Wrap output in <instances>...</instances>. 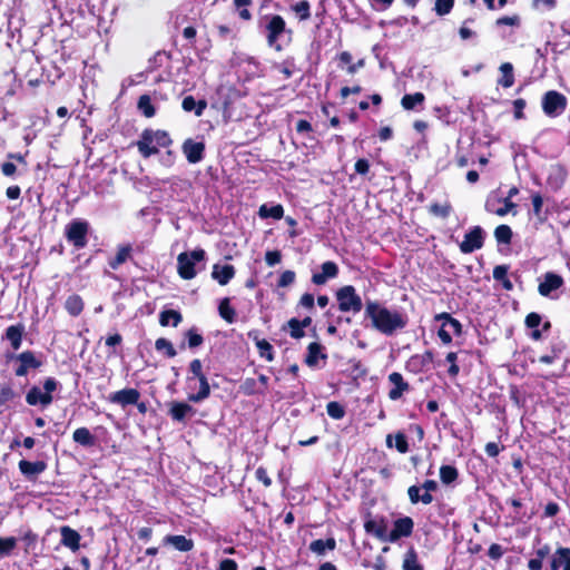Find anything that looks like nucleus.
<instances>
[{"mask_svg": "<svg viewBox=\"0 0 570 570\" xmlns=\"http://www.w3.org/2000/svg\"><path fill=\"white\" fill-rule=\"evenodd\" d=\"M365 313L371 318L373 326L385 335H392L406 325V320L402 314L390 311L377 302H367Z\"/></svg>", "mask_w": 570, "mask_h": 570, "instance_id": "nucleus-1", "label": "nucleus"}, {"mask_svg": "<svg viewBox=\"0 0 570 570\" xmlns=\"http://www.w3.org/2000/svg\"><path fill=\"white\" fill-rule=\"evenodd\" d=\"M171 139L165 130L145 129L136 142L138 151L145 158L156 155L161 147H168Z\"/></svg>", "mask_w": 570, "mask_h": 570, "instance_id": "nucleus-2", "label": "nucleus"}, {"mask_svg": "<svg viewBox=\"0 0 570 570\" xmlns=\"http://www.w3.org/2000/svg\"><path fill=\"white\" fill-rule=\"evenodd\" d=\"M204 249L180 253L177 257V273L183 279H193L197 275L196 265L205 259Z\"/></svg>", "mask_w": 570, "mask_h": 570, "instance_id": "nucleus-3", "label": "nucleus"}, {"mask_svg": "<svg viewBox=\"0 0 570 570\" xmlns=\"http://www.w3.org/2000/svg\"><path fill=\"white\" fill-rule=\"evenodd\" d=\"M338 308L342 312H352L354 314L361 312L363 307L362 298L351 285L343 286L336 292Z\"/></svg>", "mask_w": 570, "mask_h": 570, "instance_id": "nucleus-4", "label": "nucleus"}, {"mask_svg": "<svg viewBox=\"0 0 570 570\" xmlns=\"http://www.w3.org/2000/svg\"><path fill=\"white\" fill-rule=\"evenodd\" d=\"M89 225L85 220L76 219L66 226V238L77 248H83L87 245V234Z\"/></svg>", "mask_w": 570, "mask_h": 570, "instance_id": "nucleus-5", "label": "nucleus"}, {"mask_svg": "<svg viewBox=\"0 0 570 570\" xmlns=\"http://www.w3.org/2000/svg\"><path fill=\"white\" fill-rule=\"evenodd\" d=\"M567 107L566 97L554 90L548 91L542 98V109L549 117H556L563 112Z\"/></svg>", "mask_w": 570, "mask_h": 570, "instance_id": "nucleus-6", "label": "nucleus"}, {"mask_svg": "<svg viewBox=\"0 0 570 570\" xmlns=\"http://www.w3.org/2000/svg\"><path fill=\"white\" fill-rule=\"evenodd\" d=\"M482 246L483 230L480 226H475L468 234H465L464 239L460 244V249L464 254H470L476 249H480Z\"/></svg>", "mask_w": 570, "mask_h": 570, "instance_id": "nucleus-7", "label": "nucleus"}, {"mask_svg": "<svg viewBox=\"0 0 570 570\" xmlns=\"http://www.w3.org/2000/svg\"><path fill=\"white\" fill-rule=\"evenodd\" d=\"M267 42L271 47H274L276 50H281V46L277 43V40L282 33L285 31V21L281 16H273L267 26Z\"/></svg>", "mask_w": 570, "mask_h": 570, "instance_id": "nucleus-8", "label": "nucleus"}, {"mask_svg": "<svg viewBox=\"0 0 570 570\" xmlns=\"http://www.w3.org/2000/svg\"><path fill=\"white\" fill-rule=\"evenodd\" d=\"M513 208H515V204L512 200L501 199L494 195L489 196L485 202V210L500 217L505 216Z\"/></svg>", "mask_w": 570, "mask_h": 570, "instance_id": "nucleus-9", "label": "nucleus"}, {"mask_svg": "<svg viewBox=\"0 0 570 570\" xmlns=\"http://www.w3.org/2000/svg\"><path fill=\"white\" fill-rule=\"evenodd\" d=\"M414 522L410 517H403L394 521L393 530L389 534V541L395 542L402 537L412 534Z\"/></svg>", "mask_w": 570, "mask_h": 570, "instance_id": "nucleus-10", "label": "nucleus"}, {"mask_svg": "<svg viewBox=\"0 0 570 570\" xmlns=\"http://www.w3.org/2000/svg\"><path fill=\"white\" fill-rule=\"evenodd\" d=\"M181 149L188 163L190 164H197L202 161L204 158V142L194 141L193 139H186L181 146Z\"/></svg>", "mask_w": 570, "mask_h": 570, "instance_id": "nucleus-11", "label": "nucleus"}, {"mask_svg": "<svg viewBox=\"0 0 570 570\" xmlns=\"http://www.w3.org/2000/svg\"><path fill=\"white\" fill-rule=\"evenodd\" d=\"M140 394L135 389H125L118 392L112 393L109 396V401L112 403H117L121 406H127L130 404H137Z\"/></svg>", "mask_w": 570, "mask_h": 570, "instance_id": "nucleus-12", "label": "nucleus"}, {"mask_svg": "<svg viewBox=\"0 0 570 570\" xmlns=\"http://www.w3.org/2000/svg\"><path fill=\"white\" fill-rule=\"evenodd\" d=\"M563 285L561 276L554 273H547L543 282L539 284L538 291L542 296H549L551 292L559 289Z\"/></svg>", "mask_w": 570, "mask_h": 570, "instance_id": "nucleus-13", "label": "nucleus"}, {"mask_svg": "<svg viewBox=\"0 0 570 570\" xmlns=\"http://www.w3.org/2000/svg\"><path fill=\"white\" fill-rule=\"evenodd\" d=\"M337 273H338V268L335 263L325 262L322 264V272L313 274L312 282L316 285H323L330 278L336 277Z\"/></svg>", "mask_w": 570, "mask_h": 570, "instance_id": "nucleus-14", "label": "nucleus"}, {"mask_svg": "<svg viewBox=\"0 0 570 570\" xmlns=\"http://www.w3.org/2000/svg\"><path fill=\"white\" fill-rule=\"evenodd\" d=\"M26 401L29 405L41 404L42 406H47L52 402V396L40 387L33 386L27 393Z\"/></svg>", "mask_w": 570, "mask_h": 570, "instance_id": "nucleus-15", "label": "nucleus"}, {"mask_svg": "<svg viewBox=\"0 0 570 570\" xmlns=\"http://www.w3.org/2000/svg\"><path fill=\"white\" fill-rule=\"evenodd\" d=\"M195 410L185 402H173L169 409V415L174 421L184 422L188 415H193Z\"/></svg>", "mask_w": 570, "mask_h": 570, "instance_id": "nucleus-16", "label": "nucleus"}, {"mask_svg": "<svg viewBox=\"0 0 570 570\" xmlns=\"http://www.w3.org/2000/svg\"><path fill=\"white\" fill-rule=\"evenodd\" d=\"M235 275V268L232 265H219L213 266L212 277L217 281L220 285H226Z\"/></svg>", "mask_w": 570, "mask_h": 570, "instance_id": "nucleus-17", "label": "nucleus"}, {"mask_svg": "<svg viewBox=\"0 0 570 570\" xmlns=\"http://www.w3.org/2000/svg\"><path fill=\"white\" fill-rule=\"evenodd\" d=\"M47 465L43 461H27L21 460L19 462L20 472L27 478H33L41 474L46 470Z\"/></svg>", "mask_w": 570, "mask_h": 570, "instance_id": "nucleus-18", "label": "nucleus"}, {"mask_svg": "<svg viewBox=\"0 0 570 570\" xmlns=\"http://www.w3.org/2000/svg\"><path fill=\"white\" fill-rule=\"evenodd\" d=\"M389 381L394 385V387L389 392V397L393 401L400 399L403 392L409 389V384L404 382L402 374L397 372L391 373L389 375Z\"/></svg>", "mask_w": 570, "mask_h": 570, "instance_id": "nucleus-19", "label": "nucleus"}, {"mask_svg": "<svg viewBox=\"0 0 570 570\" xmlns=\"http://www.w3.org/2000/svg\"><path fill=\"white\" fill-rule=\"evenodd\" d=\"M163 543L170 544L180 552H188L194 548L193 540L185 535H166L163 539Z\"/></svg>", "mask_w": 570, "mask_h": 570, "instance_id": "nucleus-20", "label": "nucleus"}, {"mask_svg": "<svg viewBox=\"0 0 570 570\" xmlns=\"http://www.w3.org/2000/svg\"><path fill=\"white\" fill-rule=\"evenodd\" d=\"M60 533H61V543L65 547H68V548H70L73 551L78 550L79 541H80V535H79V533L77 531H75L73 529L65 525V527H61Z\"/></svg>", "mask_w": 570, "mask_h": 570, "instance_id": "nucleus-21", "label": "nucleus"}, {"mask_svg": "<svg viewBox=\"0 0 570 570\" xmlns=\"http://www.w3.org/2000/svg\"><path fill=\"white\" fill-rule=\"evenodd\" d=\"M24 326L21 324L11 325L6 331V337L10 342L13 350H19L22 342Z\"/></svg>", "mask_w": 570, "mask_h": 570, "instance_id": "nucleus-22", "label": "nucleus"}, {"mask_svg": "<svg viewBox=\"0 0 570 570\" xmlns=\"http://www.w3.org/2000/svg\"><path fill=\"white\" fill-rule=\"evenodd\" d=\"M199 383V390L197 393H190L188 400L195 403L202 402L207 399L210 394V386L205 375L196 379Z\"/></svg>", "mask_w": 570, "mask_h": 570, "instance_id": "nucleus-23", "label": "nucleus"}, {"mask_svg": "<svg viewBox=\"0 0 570 570\" xmlns=\"http://www.w3.org/2000/svg\"><path fill=\"white\" fill-rule=\"evenodd\" d=\"M206 106L207 104L205 100L196 101L193 96L185 97L181 104V107L185 111H195V115L198 117L203 115L204 110L206 109Z\"/></svg>", "mask_w": 570, "mask_h": 570, "instance_id": "nucleus-24", "label": "nucleus"}, {"mask_svg": "<svg viewBox=\"0 0 570 570\" xmlns=\"http://www.w3.org/2000/svg\"><path fill=\"white\" fill-rule=\"evenodd\" d=\"M76 443L83 446H92L95 444V436L87 428H78L72 434Z\"/></svg>", "mask_w": 570, "mask_h": 570, "instance_id": "nucleus-25", "label": "nucleus"}, {"mask_svg": "<svg viewBox=\"0 0 570 570\" xmlns=\"http://www.w3.org/2000/svg\"><path fill=\"white\" fill-rule=\"evenodd\" d=\"M436 320L442 321V323L444 324V327H446L451 334L460 335L462 333L461 323L458 320L453 318L450 314H448V313L439 314V315H436Z\"/></svg>", "mask_w": 570, "mask_h": 570, "instance_id": "nucleus-26", "label": "nucleus"}, {"mask_svg": "<svg viewBox=\"0 0 570 570\" xmlns=\"http://www.w3.org/2000/svg\"><path fill=\"white\" fill-rule=\"evenodd\" d=\"M65 308L71 316H78L83 309V301L79 295H70L65 302Z\"/></svg>", "mask_w": 570, "mask_h": 570, "instance_id": "nucleus-27", "label": "nucleus"}, {"mask_svg": "<svg viewBox=\"0 0 570 570\" xmlns=\"http://www.w3.org/2000/svg\"><path fill=\"white\" fill-rule=\"evenodd\" d=\"M258 215L261 218L281 219L284 215V208L282 205L267 206L264 204L259 207Z\"/></svg>", "mask_w": 570, "mask_h": 570, "instance_id": "nucleus-28", "label": "nucleus"}, {"mask_svg": "<svg viewBox=\"0 0 570 570\" xmlns=\"http://www.w3.org/2000/svg\"><path fill=\"white\" fill-rule=\"evenodd\" d=\"M502 77L498 80L499 85L504 88H510L514 83L513 67L510 62H504L500 66Z\"/></svg>", "mask_w": 570, "mask_h": 570, "instance_id": "nucleus-29", "label": "nucleus"}, {"mask_svg": "<svg viewBox=\"0 0 570 570\" xmlns=\"http://www.w3.org/2000/svg\"><path fill=\"white\" fill-rule=\"evenodd\" d=\"M402 568L403 570H423L419 562L417 553L413 548L409 549L404 554Z\"/></svg>", "mask_w": 570, "mask_h": 570, "instance_id": "nucleus-30", "label": "nucleus"}, {"mask_svg": "<svg viewBox=\"0 0 570 570\" xmlns=\"http://www.w3.org/2000/svg\"><path fill=\"white\" fill-rule=\"evenodd\" d=\"M336 546V542L333 538H330L327 540H315L311 542L309 549L316 554H324L326 550H334Z\"/></svg>", "mask_w": 570, "mask_h": 570, "instance_id": "nucleus-31", "label": "nucleus"}, {"mask_svg": "<svg viewBox=\"0 0 570 570\" xmlns=\"http://www.w3.org/2000/svg\"><path fill=\"white\" fill-rule=\"evenodd\" d=\"M420 491H421V489L416 485H412L409 488L407 494H409L411 503L415 504L421 501L424 504H430L433 501L432 494L424 492L421 495Z\"/></svg>", "mask_w": 570, "mask_h": 570, "instance_id": "nucleus-32", "label": "nucleus"}, {"mask_svg": "<svg viewBox=\"0 0 570 570\" xmlns=\"http://www.w3.org/2000/svg\"><path fill=\"white\" fill-rule=\"evenodd\" d=\"M307 351L306 363L309 366L316 365L320 358L325 357V355L322 354V345L316 342L311 343Z\"/></svg>", "mask_w": 570, "mask_h": 570, "instance_id": "nucleus-33", "label": "nucleus"}, {"mask_svg": "<svg viewBox=\"0 0 570 570\" xmlns=\"http://www.w3.org/2000/svg\"><path fill=\"white\" fill-rule=\"evenodd\" d=\"M424 95L422 92H415L412 95H404L401 105L405 110H412L417 105H422L424 102Z\"/></svg>", "mask_w": 570, "mask_h": 570, "instance_id": "nucleus-34", "label": "nucleus"}, {"mask_svg": "<svg viewBox=\"0 0 570 570\" xmlns=\"http://www.w3.org/2000/svg\"><path fill=\"white\" fill-rule=\"evenodd\" d=\"M130 253L131 247L129 245L119 247L116 256L109 262L110 267L112 269H117L121 264H124L129 258Z\"/></svg>", "mask_w": 570, "mask_h": 570, "instance_id": "nucleus-35", "label": "nucleus"}, {"mask_svg": "<svg viewBox=\"0 0 570 570\" xmlns=\"http://www.w3.org/2000/svg\"><path fill=\"white\" fill-rule=\"evenodd\" d=\"M138 109L147 118H151L156 114V110H155L154 106L151 105L150 97L147 96V95H142L139 98V100H138Z\"/></svg>", "mask_w": 570, "mask_h": 570, "instance_id": "nucleus-36", "label": "nucleus"}, {"mask_svg": "<svg viewBox=\"0 0 570 570\" xmlns=\"http://www.w3.org/2000/svg\"><path fill=\"white\" fill-rule=\"evenodd\" d=\"M180 321H181V315L177 311L168 309V311H164L160 314V324L163 326H167L170 323H173L174 326H177L180 323Z\"/></svg>", "mask_w": 570, "mask_h": 570, "instance_id": "nucleus-37", "label": "nucleus"}, {"mask_svg": "<svg viewBox=\"0 0 570 570\" xmlns=\"http://www.w3.org/2000/svg\"><path fill=\"white\" fill-rule=\"evenodd\" d=\"M189 371H190V373H191V376H188V377H187V383H188L189 389H194V386H193V382H194L196 379H198V377H200V376L205 375V374L203 373V365H202L200 360H198V358L193 360V361L190 362V364H189Z\"/></svg>", "mask_w": 570, "mask_h": 570, "instance_id": "nucleus-38", "label": "nucleus"}, {"mask_svg": "<svg viewBox=\"0 0 570 570\" xmlns=\"http://www.w3.org/2000/svg\"><path fill=\"white\" fill-rule=\"evenodd\" d=\"M458 478V471L452 465H442L440 469V479L444 484L452 483Z\"/></svg>", "mask_w": 570, "mask_h": 570, "instance_id": "nucleus-39", "label": "nucleus"}, {"mask_svg": "<svg viewBox=\"0 0 570 570\" xmlns=\"http://www.w3.org/2000/svg\"><path fill=\"white\" fill-rule=\"evenodd\" d=\"M219 315L228 323H233L235 321V311L229 305V299L224 298L219 304Z\"/></svg>", "mask_w": 570, "mask_h": 570, "instance_id": "nucleus-40", "label": "nucleus"}, {"mask_svg": "<svg viewBox=\"0 0 570 570\" xmlns=\"http://www.w3.org/2000/svg\"><path fill=\"white\" fill-rule=\"evenodd\" d=\"M495 239L499 243L508 244L512 237V230L508 225H500L494 230Z\"/></svg>", "mask_w": 570, "mask_h": 570, "instance_id": "nucleus-41", "label": "nucleus"}, {"mask_svg": "<svg viewBox=\"0 0 570 570\" xmlns=\"http://www.w3.org/2000/svg\"><path fill=\"white\" fill-rule=\"evenodd\" d=\"M155 348L158 352H165L168 357H174L176 355V350L174 348L173 344L164 337L156 340Z\"/></svg>", "mask_w": 570, "mask_h": 570, "instance_id": "nucleus-42", "label": "nucleus"}, {"mask_svg": "<svg viewBox=\"0 0 570 570\" xmlns=\"http://www.w3.org/2000/svg\"><path fill=\"white\" fill-rule=\"evenodd\" d=\"M17 546V539L13 537L0 538V557L9 556Z\"/></svg>", "mask_w": 570, "mask_h": 570, "instance_id": "nucleus-43", "label": "nucleus"}, {"mask_svg": "<svg viewBox=\"0 0 570 570\" xmlns=\"http://www.w3.org/2000/svg\"><path fill=\"white\" fill-rule=\"evenodd\" d=\"M451 205L448 203L444 204H433L430 206V212L438 217L446 218L451 213Z\"/></svg>", "mask_w": 570, "mask_h": 570, "instance_id": "nucleus-44", "label": "nucleus"}, {"mask_svg": "<svg viewBox=\"0 0 570 570\" xmlns=\"http://www.w3.org/2000/svg\"><path fill=\"white\" fill-rule=\"evenodd\" d=\"M364 528L367 532L374 533V535L379 539H384L385 528L379 525L374 520H368L365 522Z\"/></svg>", "mask_w": 570, "mask_h": 570, "instance_id": "nucleus-45", "label": "nucleus"}, {"mask_svg": "<svg viewBox=\"0 0 570 570\" xmlns=\"http://www.w3.org/2000/svg\"><path fill=\"white\" fill-rule=\"evenodd\" d=\"M326 410L327 414L335 420L342 419L345 413L342 405L338 404L337 402H330L326 406Z\"/></svg>", "mask_w": 570, "mask_h": 570, "instance_id": "nucleus-46", "label": "nucleus"}, {"mask_svg": "<svg viewBox=\"0 0 570 570\" xmlns=\"http://www.w3.org/2000/svg\"><path fill=\"white\" fill-rule=\"evenodd\" d=\"M18 360L27 368L37 367L39 365L35 355L31 352H22L21 354H19Z\"/></svg>", "mask_w": 570, "mask_h": 570, "instance_id": "nucleus-47", "label": "nucleus"}, {"mask_svg": "<svg viewBox=\"0 0 570 570\" xmlns=\"http://www.w3.org/2000/svg\"><path fill=\"white\" fill-rule=\"evenodd\" d=\"M256 346L262 357H266L268 361L273 360L272 345L266 340H258Z\"/></svg>", "mask_w": 570, "mask_h": 570, "instance_id": "nucleus-48", "label": "nucleus"}, {"mask_svg": "<svg viewBox=\"0 0 570 570\" xmlns=\"http://www.w3.org/2000/svg\"><path fill=\"white\" fill-rule=\"evenodd\" d=\"M296 14L301 20H306L309 18V3L307 1H301L293 7Z\"/></svg>", "mask_w": 570, "mask_h": 570, "instance_id": "nucleus-49", "label": "nucleus"}, {"mask_svg": "<svg viewBox=\"0 0 570 570\" xmlns=\"http://www.w3.org/2000/svg\"><path fill=\"white\" fill-rule=\"evenodd\" d=\"M453 7V0H436L435 11L440 16H444L451 11Z\"/></svg>", "mask_w": 570, "mask_h": 570, "instance_id": "nucleus-50", "label": "nucleus"}, {"mask_svg": "<svg viewBox=\"0 0 570 570\" xmlns=\"http://www.w3.org/2000/svg\"><path fill=\"white\" fill-rule=\"evenodd\" d=\"M292 337L299 338L304 335V331L299 321L292 318L288 322Z\"/></svg>", "mask_w": 570, "mask_h": 570, "instance_id": "nucleus-51", "label": "nucleus"}, {"mask_svg": "<svg viewBox=\"0 0 570 570\" xmlns=\"http://www.w3.org/2000/svg\"><path fill=\"white\" fill-rule=\"evenodd\" d=\"M255 478L257 481L262 482L264 484V487H266V488L272 485V480L268 476L266 469L263 466H259L255 471Z\"/></svg>", "mask_w": 570, "mask_h": 570, "instance_id": "nucleus-52", "label": "nucleus"}, {"mask_svg": "<svg viewBox=\"0 0 570 570\" xmlns=\"http://www.w3.org/2000/svg\"><path fill=\"white\" fill-rule=\"evenodd\" d=\"M295 281V273L293 271H285L282 273L279 279H278V286L286 287L291 284H293Z\"/></svg>", "mask_w": 570, "mask_h": 570, "instance_id": "nucleus-53", "label": "nucleus"}, {"mask_svg": "<svg viewBox=\"0 0 570 570\" xmlns=\"http://www.w3.org/2000/svg\"><path fill=\"white\" fill-rule=\"evenodd\" d=\"M395 448L400 453H406L409 451V444L404 434L397 433L395 435Z\"/></svg>", "mask_w": 570, "mask_h": 570, "instance_id": "nucleus-54", "label": "nucleus"}, {"mask_svg": "<svg viewBox=\"0 0 570 570\" xmlns=\"http://www.w3.org/2000/svg\"><path fill=\"white\" fill-rule=\"evenodd\" d=\"M188 345L189 347H197L203 343V337L198 333L193 330L187 332Z\"/></svg>", "mask_w": 570, "mask_h": 570, "instance_id": "nucleus-55", "label": "nucleus"}, {"mask_svg": "<svg viewBox=\"0 0 570 570\" xmlns=\"http://www.w3.org/2000/svg\"><path fill=\"white\" fill-rule=\"evenodd\" d=\"M556 6V0H533V7L538 10H551Z\"/></svg>", "mask_w": 570, "mask_h": 570, "instance_id": "nucleus-56", "label": "nucleus"}, {"mask_svg": "<svg viewBox=\"0 0 570 570\" xmlns=\"http://www.w3.org/2000/svg\"><path fill=\"white\" fill-rule=\"evenodd\" d=\"M281 253L277 250L267 252L265 255V262L268 266H274L281 262Z\"/></svg>", "mask_w": 570, "mask_h": 570, "instance_id": "nucleus-57", "label": "nucleus"}, {"mask_svg": "<svg viewBox=\"0 0 570 570\" xmlns=\"http://www.w3.org/2000/svg\"><path fill=\"white\" fill-rule=\"evenodd\" d=\"M541 323V316L537 313H530L527 317H525V325L530 328H535L540 325Z\"/></svg>", "mask_w": 570, "mask_h": 570, "instance_id": "nucleus-58", "label": "nucleus"}, {"mask_svg": "<svg viewBox=\"0 0 570 570\" xmlns=\"http://www.w3.org/2000/svg\"><path fill=\"white\" fill-rule=\"evenodd\" d=\"M1 171L7 177H12L17 173V166L13 163L6 161L1 165Z\"/></svg>", "mask_w": 570, "mask_h": 570, "instance_id": "nucleus-59", "label": "nucleus"}, {"mask_svg": "<svg viewBox=\"0 0 570 570\" xmlns=\"http://www.w3.org/2000/svg\"><path fill=\"white\" fill-rule=\"evenodd\" d=\"M514 107V117L517 119L523 118V109L525 107V101L523 99H517L513 101Z\"/></svg>", "mask_w": 570, "mask_h": 570, "instance_id": "nucleus-60", "label": "nucleus"}, {"mask_svg": "<svg viewBox=\"0 0 570 570\" xmlns=\"http://www.w3.org/2000/svg\"><path fill=\"white\" fill-rule=\"evenodd\" d=\"M507 274H508L507 266L499 265V266H495L493 269V278L495 281H499V282L503 281L507 277Z\"/></svg>", "mask_w": 570, "mask_h": 570, "instance_id": "nucleus-61", "label": "nucleus"}, {"mask_svg": "<svg viewBox=\"0 0 570 570\" xmlns=\"http://www.w3.org/2000/svg\"><path fill=\"white\" fill-rule=\"evenodd\" d=\"M438 335L444 344H450L452 342V334L450 333V331H448L446 327H444L443 323L441 328L439 330Z\"/></svg>", "mask_w": 570, "mask_h": 570, "instance_id": "nucleus-62", "label": "nucleus"}, {"mask_svg": "<svg viewBox=\"0 0 570 570\" xmlns=\"http://www.w3.org/2000/svg\"><path fill=\"white\" fill-rule=\"evenodd\" d=\"M368 169H370V164L366 159H358L355 163L356 173H358L361 175H365V174H367Z\"/></svg>", "mask_w": 570, "mask_h": 570, "instance_id": "nucleus-63", "label": "nucleus"}, {"mask_svg": "<svg viewBox=\"0 0 570 570\" xmlns=\"http://www.w3.org/2000/svg\"><path fill=\"white\" fill-rule=\"evenodd\" d=\"M218 570H237V563L233 559H224L220 561Z\"/></svg>", "mask_w": 570, "mask_h": 570, "instance_id": "nucleus-64", "label": "nucleus"}]
</instances>
